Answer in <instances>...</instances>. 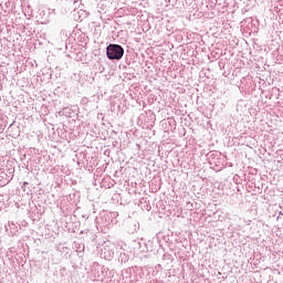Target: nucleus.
Returning <instances> with one entry per match:
<instances>
[{"label": "nucleus", "mask_w": 283, "mask_h": 283, "mask_svg": "<svg viewBox=\"0 0 283 283\" xmlns=\"http://www.w3.org/2000/svg\"><path fill=\"white\" fill-rule=\"evenodd\" d=\"M106 54L111 61H120L123 54H125V50L118 44H109L106 48Z\"/></svg>", "instance_id": "f257e3e1"}, {"label": "nucleus", "mask_w": 283, "mask_h": 283, "mask_svg": "<svg viewBox=\"0 0 283 283\" xmlns=\"http://www.w3.org/2000/svg\"><path fill=\"white\" fill-rule=\"evenodd\" d=\"M1 187H6V184H1Z\"/></svg>", "instance_id": "f03ea898"}]
</instances>
